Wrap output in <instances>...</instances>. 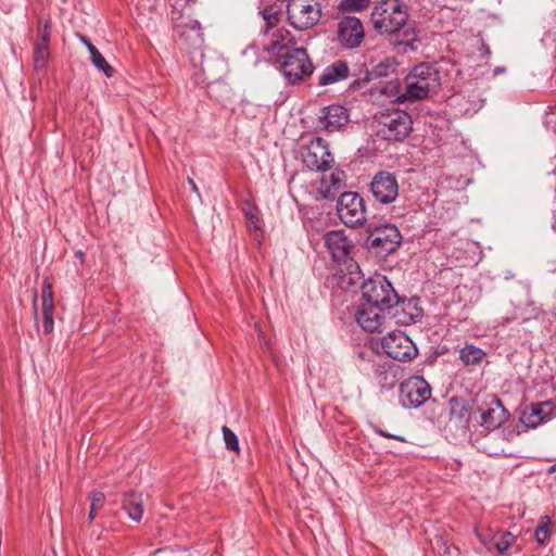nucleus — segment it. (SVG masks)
<instances>
[{
  "label": "nucleus",
  "instance_id": "obj_1",
  "mask_svg": "<svg viewBox=\"0 0 556 556\" xmlns=\"http://www.w3.org/2000/svg\"><path fill=\"white\" fill-rule=\"evenodd\" d=\"M409 17L408 5L403 0H378L370 13V24L379 35L399 33Z\"/></svg>",
  "mask_w": 556,
  "mask_h": 556
},
{
  "label": "nucleus",
  "instance_id": "obj_2",
  "mask_svg": "<svg viewBox=\"0 0 556 556\" xmlns=\"http://www.w3.org/2000/svg\"><path fill=\"white\" fill-rule=\"evenodd\" d=\"M406 99L409 102L424 100L440 86L439 71L431 64L421 63L413 67L405 78Z\"/></svg>",
  "mask_w": 556,
  "mask_h": 556
},
{
  "label": "nucleus",
  "instance_id": "obj_3",
  "mask_svg": "<svg viewBox=\"0 0 556 556\" xmlns=\"http://www.w3.org/2000/svg\"><path fill=\"white\" fill-rule=\"evenodd\" d=\"M362 294L365 302L390 311L400 303V295L395 292L386 276L376 275L362 285Z\"/></svg>",
  "mask_w": 556,
  "mask_h": 556
},
{
  "label": "nucleus",
  "instance_id": "obj_4",
  "mask_svg": "<svg viewBox=\"0 0 556 556\" xmlns=\"http://www.w3.org/2000/svg\"><path fill=\"white\" fill-rule=\"evenodd\" d=\"M274 56L290 84H296L313 73V64L303 48H293L285 54Z\"/></svg>",
  "mask_w": 556,
  "mask_h": 556
},
{
  "label": "nucleus",
  "instance_id": "obj_5",
  "mask_svg": "<svg viewBox=\"0 0 556 556\" xmlns=\"http://www.w3.org/2000/svg\"><path fill=\"white\" fill-rule=\"evenodd\" d=\"M375 119L378 122L377 134L389 141L402 140L412 130V117L404 111L381 112Z\"/></svg>",
  "mask_w": 556,
  "mask_h": 556
},
{
  "label": "nucleus",
  "instance_id": "obj_6",
  "mask_svg": "<svg viewBox=\"0 0 556 556\" xmlns=\"http://www.w3.org/2000/svg\"><path fill=\"white\" fill-rule=\"evenodd\" d=\"M402 242V236L396 226L383 224L368 230L366 247L371 254L379 257L395 252Z\"/></svg>",
  "mask_w": 556,
  "mask_h": 556
},
{
  "label": "nucleus",
  "instance_id": "obj_7",
  "mask_svg": "<svg viewBox=\"0 0 556 556\" xmlns=\"http://www.w3.org/2000/svg\"><path fill=\"white\" fill-rule=\"evenodd\" d=\"M324 243L333 262L344 265L350 274L354 269H358V265L353 258L355 245L343 230L326 232Z\"/></svg>",
  "mask_w": 556,
  "mask_h": 556
},
{
  "label": "nucleus",
  "instance_id": "obj_8",
  "mask_svg": "<svg viewBox=\"0 0 556 556\" xmlns=\"http://www.w3.org/2000/svg\"><path fill=\"white\" fill-rule=\"evenodd\" d=\"M287 14L293 28L305 30L319 22L321 10L315 0H291L287 5Z\"/></svg>",
  "mask_w": 556,
  "mask_h": 556
},
{
  "label": "nucleus",
  "instance_id": "obj_9",
  "mask_svg": "<svg viewBox=\"0 0 556 556\" xmlns=\"http://www.w3.org/2000/svg\"><path fill=\"white\" fill-rule=\"evenodd\" d=\"M337 213L345 226L362 227L366 222L365 201L356 192H343L337 201Z\"/></svg>",
  "mask_w": 556,
  "mask_h": 556
},
{
  "label": "nucleus",
  "instance_id": "obj_10",
  "mask_svg": "<svg viewBox=\"0 0 556 556\" xmlns=\"http://www.w3.org/2000/svg\"><path fill=\"white\" fill-rule=\"evenodd\" d=\"M431 397L430 384L419 376H412L400 384L399 401L405 408H418Z\"/></svg>",
  "mask_w": 556,
  "mask_h": 556
},
{
  "label": "nucleus",
  "instance_id": "obj_11",
  "mask_svg": "<svg viewBox=\"0 0 556 556\" xmlns=\"http://www.w3.org/2000/svg\"><path fill=\"white\" fill-rule=\"evenodd\" d=\"M381 348L389 357L399 362H410L418 354L415 343L407 334L400 330L384 336L381 339Z\"/></svg>",
  "mask_w": 556,
  "mask_h": 556
},
{
  "label": "nucleus",
  "instance_id": "obj_12",
  "mask_svg": "<svg viewBox=\"0 0 556 556\" xmlns=\"http://www.w3.org/2000/svg\"><path fill=\"white\" fill-rule=\"evenodd\" d=\"M303 163L312 170L327 172L333 163V156L323 138H314L301 150Z\"/></svg>",
  "mask_w": 556,
  "mask_h": 556
},
{
  "label": "nucleus",
  "instance_id": "obj_13",
  "mask_svg": "<svg viewBox=\"0 0 556 556\" xmlns=\"http://www.w3.org/2000/svg\"><path fill=\"white\" fill-rule=\"evenodd\" d=\"M337 36L342 47L348 49L358 48L365 38L362 21L355 16L342 17L338 23Z\"/></svg>",
  "mask_w": 556,
  "mask_h": 556
},
{
  "label": "nucleus",
  "instance_id": "obj_14",
  "mask_svg": "<svg viewBox=\"0 0 556 556\" xmlns=\"http://www.w3.org/2000/svg\"><path fill=\"white\" fill-rule=\"evenodd\" d=\"M370 191L376 201H378L379 203H392L399 195L397 179L390 172H378L371 180Z\"/></svg>",
  "mask_w": 556,
  "mask_h": 556
},
{
  "label": "nucleus",
  "instance_id": "obj_15",
  "mask_svg": "<svg viewBox=\"0 0 556 556\" xmlns=\"http://www.w3.org/2000/svg\"><path fill=\"white\" fill-rule=\"evenodd\" d=\"M397 61L394 56H386L383 60L375 64L371 68H362L358 74H354L355 79L350 84L351 90H357L364 87L372 79L389 76L395 73Z\"/></svg>",
  "mask_w": 556,
  "mask_h": 556
},
{
  "label": "nucleus",
  "instance_id": "obj_16",
  "mask_svg": "<svg viewBox=\"0 0 556 556\" xmlns=\"http://www.w3.org/2000/svg\"><path fill=\"white\" fill-rule=\"evenodd\" d=\"M349 123V112L340 104H331L320 109L316 127L319 130L334 132Z\"/></svg>",
  "mask_w": 556,
  "mask_h": 556
},
{
  "label": "nucleus",
  "instance_id": "obj_17",
  "mask_svg": "<svg viewBox=\"0 0 556 556\" xmlns=\"http://www.w3.org/2000/svg\"><path fill=\"white\" fill-rule=\"evenodd\" d=\"M381 307L368 302L362 303L355 314L357 324L367 331L374 332L379 329L383 321V312Z\"/></svg>",
  "mask_w": 556,
  "mask_h": 556
},
{
  "label": "nucleus",
  "instance_id": "obj_18",
  "mask_svg": "<svg viewBox=\"0 0 556 556\" xmlns=\"http://www.w3.org/2000/svg\"><path fill=\"white\" fill-rule=\"evenodd\" d=\"M41 312L43 333L49 334L53 331L54 320V302L52 282L49 278H45L41 288Z\"/></svg>",
  "mask_w": 556,
  "mask_h": 556
},
{
  "label": "nucleus",
  "instance_id": "obj_19",
  "mask_svg": "<svg viewBox=\"0 0 556 556\" xmlns=\"http://www.w3.org/2000/svg\"><path fill=\"white\" fill-rule=\"evenodd\" d=\"M509 417L508 410L504 407L502 401L494 397L490 407L481 414V425L493 430L501 427Z\"/></svg>",
  "mask_w": 556,
  "mask_h": 556
},
{
  "label": "nucleus",
  "instance_id": "obj_20",
  "mask_svg": "<svg viewBox=\"0 0 556 556\" xmlns=\"http://www.w3.org/2000/svg\"><path fill=\"white\" fill-rule=\"evenodd\" d=\"M345 187V174L336 169L331 173L324 172L320 179L319 192L325 199H332Z\"/></svg>",
  "mask_w": 556,
  "mask_h": 556
},
{
  "label": "nucleus",
  "instance_id": "obj_21",
  "mask_svg": "<svg viewBox=\"0 0 556 556\" xmlns=\"http://www.w3.org/2000/svg\"><path fill=\"white\" fill-rule=\"evenodd\" d=\"M350 76V68L345 61L338 60L327 67L318 78L319 86H328L346 79Z\"/></svg>",
  "mask_w": 556,
  "mask_h": 556
},
{
  "label": "nucleus",
  "instance_id": "obj_22",
  "mask_svg": "<svg viewBox=\"0 0 556 556\" xmlns=\"http://www.w3.org/2000/svg\"><path fill=\"white\" fill-rule=\"evenodd\" d=\"M294 45L295 41L291 33L288 29L279 28L273 33V40L265 50L275 55H281L291 51Z\"/></svg>",
  "mask_w": 556,
  "mask_h": 556
},
{
  "label": "nucleus",
  "instance_id": "obj_23",
  "mask_svg": "<svg viewBox=\"0 0 556 556\" xmlns=\"http://www.w3.org/2000/svg\"><path fill=\"white\" fill-rule=\"evenodd\" d=\"M551 406V401L542 403H531L527 406L520 416V421L528 428H535L544 422V408Z\"/></svg>",
  "mask_w": 556,
  "mask_h": 556
},
{
  "label": "nucleus",
  "instance_id": "obj_24",
  "mask_svg": "<svg viewBox=\"0 0 556 556\" xmlns=\"http://www.w3.org/2000/svg\"><path fill=\"white\" fill-rule=\"evenodd\" d=\"M178 36L192 47H201L204 39L201 25L198 21H191L177 27Z\"/></svg>",
  "mask_w": 556,
  "mask_h": 556
},
{
  "label": "nucleus",
  "instance_id": "obj_25",
  "mask_svg": "<svg viewBox=\"0 0 556 556\" xmlns=\"http://www.w3.org/2000/svg\"><path fill=\"white\" fill-rule=\"evenodd\" d=\"M377 89H379L381 94L392 99L397 103L409 102V100L406 99V88L403 91L401 83L397 79L379 83Z\"/></svg>",
  "mask_w": 556,
  "mask_h": 556
},
{
  "label": "nucleus",
  "instance_id": "obj_26",
  "mask_svg": "<svg viewBox=\"0 0 556 556\" xmlns=\"http://www.w3.org/2000/svg\"><path fill=\"white\" fill-rule=\"evenodd\" d=\"M451 420L455 419L462 424H467L470 415L468 402L462 397L453 396L448 401Z\"/></svg>",
  "mask_w": 556,
  "mask_h": 556
},
{
  "label": "nucleus",
  "instance_id": "obj_27",
  "mask_svg": "<svg viewBox=\"0 0 556 556\" xmlns=\"http://www.w3.org/2000/svg\"><path fill=\"white\" fill-rule=\"evenodd\" d=\"M123 509L134 521H140L143 515L141 496L136 493H128L123 498Z\"/></svg>",
  "mask_w": 556,
  "mask_h": 556
},
{
  "label": "nucleus",
  "instance_id": "obj_28",
  "mask_svg": "<svg viewBox=\"0 0 556 556\" xmlns=\"http://www.w3.org/2000/svg\"><path fill=\"white\" fill-rule=\"evenodd\" d=\"M399 305L404 312V318L400 319L402 323H415L422 316V309L417 305V299H400Z\"/></svg>",
  "mask_w": 556,
  "mask_h": 556
},
{
  "label": "nucleus",
  "instance_id": "obj_29",
  "mask_svg": "<svg viewBox=\"0 0 556 556\" xmlns=\"http://www.w3.org/2000/svg\"><path fill=\"white\" fill-rule=\"evenodd\" d=\"M484 356L485 352L472 344H467L459 351V358L467 366L481 363Z\"/></svg>",
  "mask_w": 556,
  "mask_h": 556
},
{
  "label": "nucleus",
  "instance_id": "obj_30",
  "mask_svg": "<svg viewBox=\"0 0 556 556\" xmlns=\"http://www.w3.org/2000/svg\"><path fill=\"white\" fill-rule=\"evenodd\" d=\"M371 0H341L338 10L341 13L363 12L370 7Z\"/></svg>",
  "mask_w": 556,
  "mask_h": 556
},
{
  "label": "nucleus",
  "instance_id": "obj_31",
  "mask_svg": "<svg viewBox=\"0 0 556 556\" xmlns=\"http://www.w3.org/2000/svg\"><path fill=\"white\" fill-rule=\"evenodd\" d=\"M434 540L435 543L433 548L440 556H460L459 548L451 544L444 536L437 535Z\"/></svg>",
  "mask_w": 556,
  "mask_h": 556
},
{
  "label": "nucleus",
  "instance_id": "obj_32",
  "mask_svg": "<svg viewBox=\"0 0 556 556\" xmlns=\"http://www.w3.org/2000/svg\"><path fill=\"white\" fill-rule=\"evenodd\" d=\"M49 60V46L35 45L34 68L37 72L45 71Z\"/></svg>",
  "mask_w": 556,
  "mask_h": 556
},
{
  "label": "nucleus",
  "instance_id": "obj_33",
  "mask_svg": "<svg viewBox=\"0 0 556 556\" xmlns=\"http://www.w3.org/2000/svg\"><path fill=\"white\" fill-rule=\"evenodd\" d=\"M263 20L265 21L267 34L271 28L276 27L280 21V9L276 5H269L261 11Z\"/></svg>",
  "mask_w": 556,
  "mask_h": 556
},
{
  "label": "nucleus",
  "instance_id": "obj_34",
  "mask_svg": "<svg viewBox=\"0 0 556 556\" xmlns=\"http://www.w3.org/2000/svg\"><path fill=\"white\" fill-rule=\"evenodd\" d=\"M552 522L548 516L541 517L539 525L535 529L536 542L543 544L549 540L552 533Z\"/></svg>",
  "mask_w": 556,
  "mask_h": 556
},
{
  "label": "nucleus",
  "instance_id": "obj_35",
  "mask_svg": "<svg viewBox=\"0 0 556 556\" xmlns=\"http://www.w3.org/2000/svg\"><path fill=\"white\" fill-rule=\"evenodd\" d=\"M80 41L87 47L90 52L92 63L97 68L104 72V56L99 52L96 46L84 35H78Z\"/></svg>",
  "mask_w": 556,
  "mask_h": 556
},
{
  "label": "nucleus",
  "instance_id": "obj_36",
  "mask_svg": "<svg viewBox=\"0 0 556 556\" xmlns=\"http://www.w3.org/2000/svg\"><path fill=\"white\" fill-rule=\"evenodd\" d=\"M51 30H52V21L50 18H48L46 21H43L42 18H39L38 29H37L38 41L36 43L49 46L50 38H51Z\"/></svg>",
  "mask_w": 556,
  "mask_h": 556
},
{
  "label": "nucleus",
  "instance_id": "obj_37",
  "mask_svg": "<svg viewBox=\"0 0 556 556\" xmlns=\"http://www.w3.org/2000/svg\"><path fill=\"white\" fill-rule=\"evenodd\" d=\"M511 540L513 535L509 532L502 534L501 538L494 535L492 549L495 548L500 554H504L509 548Z\"/></svg>",
  "mask_w": 556,
  "mask_h": 556
},
{
  "label": "nucleus",
  "instance_id": "obj_38",
  "mask_svg": "<svg viewBox=\"0 0 556 556\" xmlns=\"http://www.w3.org/2000/svg\"><path fill=\"white\" fill-rule=\"evenodd\" d=\"M223 434H224V441L226 444L227 450L229 451H239V442L236 433L230 430L228 427L224 426L222 428Z\"/></svg>",
  "mask_w": 556,
  "mask_h": 556
},
{
  "label": "nucleus",
  "instance_id": "obj_39",
  "mask_svg": "<svg viewBox=\"0 0 556 556\" xmlns=\"http://www.w3.org/2000/svg\"><path fill=\"white\" fill-rule=\"evenodd\" d=\"M475 532L478 536V539L480 540V542L482 543V545L491 551L492 549V544H493V541H494V535H492L491 533H489L488 530H485V533H484V530L477 527L475 529Z\"/></svg>",
  "mask_w": 556,
  "mask_h": 556
},
{
  "label": "nucleus",
  "instance_id": "obj_40",
  "mask_svg": "<svg viewBox=\"0 0 556 556\" xmlns=\"http://www.w3.org/2000/svg\"><path fill=\"white\" fill-rule=\"evenodd\" d=\"M244 215L250 225H253L255 229L261 228L257 208L255 206L249 205L248 208H244Z\"/></svg>",
  "mask_w": 556,
  "mask_h": 556
},
{
  "label": "nucleus",
  "instance_id": "obj_41",
  "mask_svg": "<svg viewBox=\"0 0 556 556\" xmlns=\"http://www.w3.org/2000/svg\"><path fill=\"white\" fill-rule=\"evenodd\" d=\"M90 507H94L98 511L104 506V494L101 491H94L90 495Z\"/></svg>",
  "mask_w": 556,
  "mask_h": 556
},
{
  "label": "nucleus",
  "instance_id": "obj_42",
  "mask_svg": "<svg viewBox=\"0 0 556 556\" xmlns=\"http://www.w3.org/2000/svg\"><path fill=\"white\" fill-rule=\"evenodd\" d=\"M556 416V407L555 405L553 404V402H551V406L549 407H546L544 408V420H549L552 417Z\"/></svg>",
  "mask_w": 556,
  "mask_h": 556
},
{
  "label": "nucleus",
  "instance_id": "obj_43",
  "mask_svg": "<svg viewBox=\"0 0 556 556\" xmlns=\"http://www.w3.org/2000/svg\"><path fill=\"white\" fill-rule=\"evenodd\" d=\"M375 432L383 438H392V439H396L400 441H404V439L402 437L390 434V433L381 430L380 428H375Z\"/></svg>",
  "mask_w": 556,
  "mask_h": 556
},
{
  "label": "nucleus",
  "instance_id": "obj_44",
  "mask_svg": "<svg viewBox=\"0 0 556 556\" xmlns=\"http://www.w3.org/2000/svg\"><path fill=\"white\" fill-rule=\"evenodd\" d=\"M33 311H34V318H35L36 325L38 326V307H37V292L36 291L34 293V299H33Z\"/></svg>",
  "mask_w": 556,
  "mask_h": 556
},
{
  "label": "nucleus",
  "instance_id": "obj_45",
  "mask_svg": "<svg viewBox=\"0 0 556 556\" xmlns=\"http://www.w3.org/2000/svg\"><path fill=\"white\" fill-rule=\"evenodd\" d=\"M105 75H106V78L111 77L114 73V68L109 64L106 63V67H105Z\"/></svg>",
  "mask_w": 556,
  "mask_h": 556
},
{
  "label": "nucleus",
  "instance_id": "obj_46",
  "mask_svg": "<svg viewBox=\"0 0 556 556\" xmlns=\"http://www.w3.org/2000/svg\"><path fill=\"white\" fill-rule=\"evenodd\" d=\"M97 510L94 509V507H90V510H89V515H88V518L90 521H92L97 515Z\"/></svg>",
  "mask_w": 556,
  "mask_h": 556
},
{
  "label": "nucleus",
  "instance_id": "obj_47",
  "mask_svg": "<svg viewBox=\"0 0 556 556\" xmlns=\"http://www.w3.org/2000/svg\"><path fill=\"white\" fill-rule=\"evenodd\" d=\"M188 182H189V185L191 186V189H192L194 192H197V193L199 194L198 186H197V184L193 181V179L189 178V179H188Z\"/></svg>",
  "mask_w": 556,
  "mask_h": 556
},
{
  "label": "nucleus",
  "instance_id": "obj_48",
  "mask_svg": "<svg viewBox=\"0 0 556 556\" xmlns=\"http://www.w3.org/2000/svg\"><path fill=\"white\" fill-rule=\"evenodd\" d=\"M75 256L78 257L80 260V263L83 264L84 263V258H85V253L83 251H77L75 253Z\"/></svg>",
  "mask_w": 556,
  "mask_h": 556
},
{
  "label": "nucleus",
  "instance_id": "obj_49",
  "mask_svg": "<svg viewBox=\"0 0 556 556\" xmlns=\"http://www.w3.org/2000/svg\"><path fill=\"white\" fill-rule=\"evenodd\" d=\"M482 50L485 55H489L491 53L489 46L485 45L484 42H482Z\"/></svg>",
  "mask_w": 556,
  "mask_h": 556
},
{
  "label": "nucleus",
  "instance_id": "obj_50",
  "mask_svg": "<svg viewBox=\"0 0 556 556\" xmlns=\"http://www.w3.org/2000/svg\"><path fill=\"white\" fill-rule=\"evenodd\" d=\"M394 383H395V381H394V376H392V379H391V381H390V382H388V386H389L390 388H392V387L394 386Z\"/></svg>",
  "mask_w": 556,
  "mask_h": 556
},
{
  "label": "nucleus",
  "instance_id": "obj_51",
  "mask_svg": "<svg viewBox=\"0 0 556 556\" xmlns=\"http://www.w3.org/2000/svg\"><path fill=\"white\" fill-rule=\"evenodd\" d=\"M63 2H66V0H62Z\"/></svg>",
  "mask_w": 556,
  "mask_h": 556
}]
</instances>
